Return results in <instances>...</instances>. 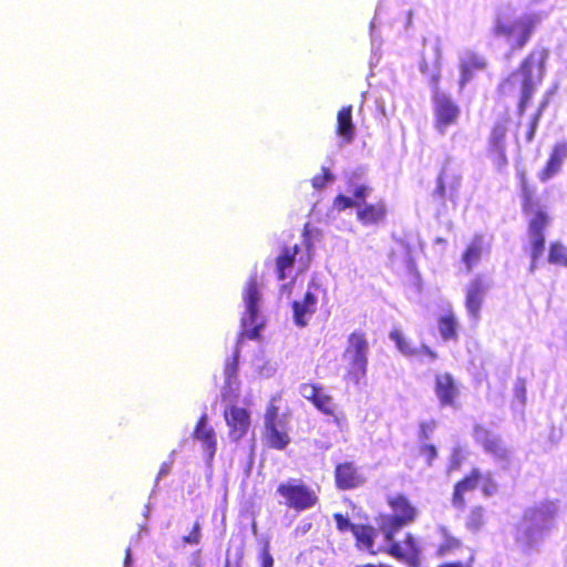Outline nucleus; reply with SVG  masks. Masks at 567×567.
I'll return each mask as SVG.
<instances>
[{"instance_id":"1","label":"nucleus","mask_w":567,"mask_h":567,"mask_svg":"<svg viewBox=\"0 0 567 567\" xmlns=\"http://www.w3.org/2000/svg\"><path fill=\"white\" fill-rule=\"evenodd\" d=\"M517 179L520 194V207L524 215L528 217V250L530 257V270L536 268L537 261L545 250V230L550 223L549 214L542 205L535 187L529 183L527 172H517Z\"/></svg>"},{"instance_id":"2","label":"nucleus","mask_w":567,"mask_h":567,"mask_svg":"<svg viewBox=\"0 0 567 567\" xmlns=\"http://www.w3.org/2000/svg\"><path fill=\"white\" fill-rule=\"evenodd\" d=\"M548 59V51L546 49L533 50L530 51L519 63L516 72L507 75L497 85V92L502 96H511L513 95L516 82L515 74L519 73L522 75L520 82V97L517 103V111L519 114H524L533 94L535 92V83L533 81V70L537 69L538 72V81L540 82L544 78L546 71V61Z\"/></svg>"},{"instance_id":"3","label":"nucleus","mask_w":567,"mask_h":567,"mask_svg":"<svg viewBox=\"0 0 567 567\" xmlns=\"http://www.w3.org/2000/svg\"><path fill=\"white\" fill-rule=\"evenodd\" d=\"M389 514L378 518V530L384 540L392 538L404 527L412 525L419 518L420 512L411 498L404 493H395L386 497Z\"/></svg>"},{"instance_id":"4","label":"nucleus","mask_w":567,"mask_h":567,"mask_svg":"<svg viewBox=\"0 0 567 567\" xmlns=\"http://www.w3.org/2000/svg\"><path fill=\"white\" fill-rule=\"evenodd\" d=\"M536 21L530 16H524L515 19L498 16L495 18L492 34L504 40L508 44L506 59H511L516 52L522 51L530 40Z\"/></svg>"},{"instance_id":"5","label":"nucleus","mask_w":567,"mask_h":567,"mask_svg":"<svg viewBox=\"0 0 567 567\" xmlns=\"http://www.w3.org/2000/svg\"><path fill=\"white\" fill-rule=\"evenodd\" d=\"M476 488L481 489L484 497H492L498 492V484L492 473L483 472L480 467L474 466L454 484L451 496L452 506L464 511L467 506L466 494Z\"/></svg>"},{"instance_id":"6","label":"nucleus","mask_w":567,"mask_h":567,"mask_svg":"<svg viewBox=\"0 0 567 567\" xmlns=\"http://www.w3.org/2000/svg\"><path fill=\"white\" fill-rule=\"evenodd\" d=\"M369 342L363 331L357 330L348 336V344L343 355L349 357L348 378L359 383L368 371Z\"/></svg>"},{"instance_id":"7","label":"nucleus","mask_w":567,"mask_h":567,"mask_svg":"<svg viewBox=\"0 0 567 567\" xmlns=\"http://www.w3.org/2000/svg\"><path fill=\"white\" fill-rule=\"evenodd\" d=\"M277 493L282 497L286 507L303 512L317 505V493L300 480L290 478L277 486Z\"/></svg>"},{"instance_id":"8","label":"nucleus","mask_w":567,"mask_h":567,"mask_svg":"<svg viewBox=\"0 0 567 567\" xmlns=\"http://www.w3.org/2000/svg\"><path fill=\"white\" fill-rule=\"evenodd\" d=\"M261 293L256 276L250 277L243 291V299L246 306V311L241 318L243 332L241 336L255 340L260 337V330L264 328V322H257L258 318V303Z\"/></svg>"},{"instance_id":"9","label":"nucleus","mask_w":567,"mask_h":567,"mask_svg":"<svg viewBox=\"0 0 567 567\" xmlns=\"http://www.w3.org/2000/svg\"><path fill=\"white\" fill-rule=\"evenodd\" d=\"M432 101L434 111V127L441 134L446 128L455 125L458 121L461 110L457 103L437 87L439 76L433 78Z\"/></svg>"},{"instance_id":"10","label":"nucleus","mask_w":567,"mask_h":567,"mask_svg":"<svg viewBox=\"0 0 567 567\" xmlns=\"http://www.w3.org/2000/svg\"><path fill=\"white\" fill-rule=\"evenodd\" d=\"M388 544L386 554L404 563L409 567H419L421 563L422 548L419 539L412 533H405L402 540H384Z\"/></svg>"},{"instance_id":"11","label":"nucleus","mask_w":567,"mask_h":567,"mask_svg":"<svg viewBox=\"0 0 567 567\" xmlns=\"http://www.w3.org/2000/svg\"><path fill=\"white\" fill-rule=\"evenodd\" d=\"M462 183V175L455 168L443 166L436 178V187L431 197L434 203L444 206L447 198L454 200Z\"/></svg>"},{"instance_id":"12","label":"nucleus","mask_w":567,"mask_h":567,"mask_svg":"<svg viewBox=\"0 0 567 567\" xmlns=\"http://www.w3.org/2000/svg\"><path fill=\"white\" fill-rule=\"evenodd\" d=\"M334 486L339 491H350L363 486L367 477L361 466L352 460L339 462L333 471Z\"/></svg>"},{"instance_id":"13","label":"nucleus","mask_w":567,"mask_h":567,"mask_svg":"<svg viewBox=\"0 0 567 567\" xmlns=\"http://www.w3.org/2000/svg\"><path fill=\"white\" fill-rule=\"evenodd\" d=\"M487 289L488 284L481 275L475 276L465 287L464 306L470 318L475 321L481 317V310Z\"/></svg>"},{"instance_id":"14","label":"nucleus","mask_w":567,"mask_h":567,"mask_svg":"<svg viewBox=\"0 0 567 567\" xmlns=\"http://www.w3.org/2000/svg\"><path fill=\"white\" fill-rule=\"evenodd\" d=\"M224 419L229 427V436L234 441L243 439L250 426V413L247 409L230 405L224 411Z\"/></svg>"},{"instance_id":"15","label":"nucleus","mask_w":567,"mask_h":567,"mask_svg":"<svg viewBox=\"0 0 567 567\" xmlns=\"http://www.w3.org/2000/svg\"><path fill=\"white\" fill-rule=\"evenodd\" d=\"M488 66L487 59L475 51L466 52L465 56L460 61L458 70V87L463 90L474 78L476 72L485 71Z\"/></svg>"},{"instance_id":"16","label":"nucleus","mask_w":567,"mask_h":567,"mask_svg":"<svg viewBox=\"0 0 567 567\" xmlns=\"http://www.w3.org/2000/svg\"><path fill=\"white\" fill-rule=\"evenodd\" d=\"M434 392L442 406H456L460 390L451 373L443 372L435 375Z\"/></svg>"},{"instance_id":"17","label":"nucleus","mask_w":567,"mask_h":567,"mask_svg":"<svg viewBox=\"0 0 567 567\" xmlns=\"http://www.w3.org/2000/svg\"><path fill=\"white\" fill-rule=\"evenodd\" d=\"M567 159V142L555 143L550 150L549 156L538 172L537 177L542 183L550 181L560 173L564 162Z\"/></svg>"},{"instance_id":"18","label":"nucleus","mask_w":567,"mask_h":567,"mask_svg":"<svg viewBox=\"0 0 567 567\" xmlns=\"http://www.w3.org/2000/svg\"><path fill=\"white\" fill-rule=\"evenodd\" d=\"M192 437L202 443L203 450L209 460L215 456L217 451V439L215 430L208 424V415L206 412L202 413L198 417L192 432Z\"/></svg>"},{"instance_id":"19","label":"nucleus","mask_w":567,"mask_h":567,"mask_svg":"<svg viewBox=\"0 0 567 567\" xmlns=\"http://www.w3.org/2000/svg\"><path fill=\"white\" fill-rule=\"evenodd\" d=\"M300 391L302 396L310 401L317 410L326 415H333V399L324 391L322 385L316 383H303L300 386Z\"/></svg>"},{"instance_id":"20","label":"nucleus","mask_w":567,"mask_h":567,"mask_svg":"<svg viewBox=\"0 0 567 567\" xmlns=\"http://www.w3.org/2000/svg\"><path fill=\"white\" fill-rule=\"evenodd\" d=\"M476 442L483 447L484 452L495 458L505 460L508 457V451L502 439L493 434L489 430L477 426L474 431Z\"/></svg>"},{"instance_id":"21","label":"nucleus","mask_w":567,"mask_h":567,"mask_svg":"<svg viewBox=\"0 0 567 567\" xmlns=\"http://www.w3.org/2000/svg\"><path fill=\"white\" fill-rule=\"evenodd\" d=\"M318 298L313 291L307 290L302 299L292 302V317L296 326L303 328L317 310Z\"/></svg>"},{"instance_id":"22","label":"nucleus","mask_w":567,"mask_h":567,"mask_svg":"<svg viewBox=\"0 0 567 567\" xmlns=\"http://www.w3.org/2000/svg\"><path fill=\"white\" fill-rule=\"evenodd\" d=\"M388 207L384 200L373 204L360 205L357 209V219L364 226L379 225L386 218Z\"/></svg>"},{"instance_id":"23","label":"nucleus","mask_w":567,"mask_h":567,"mask_svg":"<svg viewBox=\"0 0 567 567\" xmlns=\"http://www.w3.org/2000/svg\"><path fill=\"white\" fill-rule=\"evenodd\" d=\"M262 440L267 446L275 450H284L290 443V436L286 421L264 426Z\"/></svg>"},{"instance_id":"24","label":"nucleus","mask_w":567,"mask_h":567,"mask_svg":"<svg viewBox=\"0 0 567 567\" xmlns=\"http://www.w3.org/2000/svg\"><path fill=\"white\" fill-rule=\"evenodd\" d=\"M300 252V246L295 244L292 246L285 245L281 247L279 255L276 257V272L278 280H285L291 272L293 265L297 260V255Z\"/></svg>"},{"instance_id":"25","label":"nucleus","mask_w":567,"mask_h":567,"mask_svg":"<svg viewBox=\"0 0 567 567\" xmlns=\"http://www.w3.org/2000/svg\"><path fill=\"white\" fill-rule=\"evenodd\" d=\"M336 133L346 144L353 142L355 126L352 121V105L342 106L337 113Z\"/></svg>"},{"instance_id":"26","label":"nucleus","mask_w":567,"mask_h":567,"mask_svg":"<svg viewBox=\"0 0 567 567\" xmlns=\"http://www.w3.org/2000/svg\"><path fill=\"white\" fill-rule=\"evenodd\" d=\"M486 249L487 245L484 241V236L482 234L474 235L462 254V261L467 271H472L481 261Z\"/></svg>"},{"instance_id":"27","label":"nucleus","mask_w":567,"mask_h":567,"mask_svg":"<svg viewBox=\"0 0 567 567\" xmlns=\"http://www.w3.org/2000/svg\"><path fill=\"white\" fill-rule=\"evenodd\" d=\"M437 330L443 341H457L458 320L452 309L437 318Z\"/></svg>"},{"instance_id":"28","label":"nucleus","mask_w":567,"mask_h":567,"mask_svg":"<svg viewBox=\"0 0 567 567\" xmlns=\"http://www.w3.org/2000/svg\"><path fill=\"white\" fill-rule=\"evenodd\" d=\"M375 528L368 524H358L357 527H353V536L355 538V545L360 549H367L371 553H374V538H375Z\"/></svg>"},{"instance_id":"29","label":"nucleus","mask_w":567,"mask_h":567,"mask_svg":"<svg viewBox=\"0 0 567 567\" xmlns=\"http://www.w3.org/2000/svg\"><path fill=\"white\" fill-rule=\"evenodd\" d=\"M440 532L443 539L436 549L437 556L444 557L455 554L463 547L462 540L453 536L446 527H441Z\"/></svg>"},{"instance_id":"30","label":"nucleus","mask_w":567,"mask_h":567,"mask_svg":"<svg viewBox=\"0 0 567 567\" xmlns=\"http://www.w3.org/2000/svg\"><path fill=\"white\" fill-rule=\"evenodd\" d=\"M547 261L550 265L567 267V246L559 240L551 241L548 247Z\"/></svg>"},{"instance_id":"31","label":"nucleus","mask_w":567,"mask_h":567,"mask_svg":"<svg viewBox=\"0 0 567 567\" xmlns=\"http://www.w3.org/2000/svg\"><path fill=\"white\" fill-rule=\"evenodd\" d=\"M485 525V509L482 505H475L468 512L465 527L472 533L480 532Z\"/></svg>"},{"instance_id":"32","label":"nucleus","mask_w":567,"mask_h":567,"mask_svg":"<svg viewBox=\"0 0 567 567\" xmlns=\"http://www.w3.org/2000/svg\"><path fill=\"white\" fill-rule=\"evenodd\" d=\"M506 121L494 123L488 136V148L506 147Z\"/></svg>"},{"instance_id":"33","label":"nucleus","mask_w":567,"mask_h":567,"mask_svg":"<svg viewBox=\"0 0 567 567\" xmlns=\"http://www.w3.org/2000/svg\"><path fill=\"white\" fill-rule=\"evenodd\" d=\"M390 338L402 354L406 357H413L417 354V348L412 346V342L405 338L400 329H393L390 332Z\"/></svg>"},{"instance_id":"34","label":"nucleus","mask_w":567,"mask_h":567,"mask_svg":"<svg viewBox=\"0 0 567 567\" xmlns=\"http://www.w3.org/2000/svg\"><path fill=\"white\" fill-rule=\"evenodd\" d=\"M488 154L493 158V163L497 171H503L508 165V158L506 155V147L487 148Z\"/></svg>"},{"instance_id":"35","label":"nucleus","mask_w":567,"mask_h":567,"mask_svg":"<svg viewBox=\"0 0 567 567\" xmlns=\"http://www.w3.org/2000/svg\"><path fill=\"white\" fill-rule=\"evenodd\" d=\"M276 400L277 398H271L266 408L264 416V426L284 421L282 419L279 417V408L276 405Z\"/></svg>"},{"instance_id":"36","label":"nucleus","mask_w":567,"mask_h":567,"mask_svg":"<svg viewBox=\"0 0 567 567\" xmlns=\"http://www.w3.org/2000/svg\"><path fill=\"white\" fill-rule=\"evenodd\" d=\"M417 454L424 460L426 466L431 467L437 457V450L435 445L425 443L419 447Z\"/></svg>"},{"instance_id":"37","label":"nucleus","mask_w":567,"mask_h":567,"mask_svg":"<svg viewBox=\"0 0 567 567\" xmlns=\"http://www.w3.org/2000/svg\"><path fill=\"white\" fill-rule=\"evenodd\" d=\"M333 179V176L328 167H322L321 173L311 178V185L316 189H322L326 185Z\"/></svg>"},{"instance_id":"38","label":"nucleus","mask_w":567,"mask_h":567,"mask_svg":"<svg viewBox=\"0 0 567 567\" xmlns=\"http://www.w3.org/2000/svg\"><path fill=\"white\" fill-rule=\"evenodd\" d=\"M239 365V351L237 350L233 355L231 360L225 365V375L227 382H231L233 379L237 377Z\"/></svg>"},{"instance_id":"39","label":"nucleus","mask_w":567,"mask_h":567,"mask_svg":"<svg viewBox=\"0 0 567 567\" xmlns=\"http://www.w3.org/2000/svg\"><path fill=\"white\" fill-rule=\"evenodd\" d=\"M333 519H334L337 529L341 533L350 530L353 534V527H357V525H358V524L351 523L350 519L341 513H334Z\"/></svg>"},{"instance_id":"40","label":"nucleus","mask_w":567,"mask_h":567,"mask_svg":"<svg viewBox=\"0 0 567 567\" xmlns=\"http://www.w3.org/2000/svg\"><path fill=\"white\" fill-rule=\"evenodd\" d=\"M200 523L196 520L188 535L183 536L182 542L185 545H198L200 543Z\"/></svg>"},{"instance_id":"41","label":"nucleus","mask_w":567,"mask_h":567,"mask_svg":"<svg viewBox=\"0 0 567 567\" xmlns=\"http://www.w3.org/2000/svg\"><path fill=\"white\" fill-rule=\"evenodd\" d=\"M514 396L522 405L526 403V381L517 379L514 384Z\"/></svg>"},{"instance_id":"42","label":"nucleus","mask_w":567,"mask_h":567,"mask_svg":"<svg viewBox=\"0 0 567 567\" xmlns=\"http://www.w3.org/2000/svg\"><path fill=\"white\" fill-rule=\"evenodd\" d=\"M357 205H359V203H357L354 199H352V198H350L348 196H344L342 194L337 195L334 200H333V206L339 212L344 210V209L350 208V207H353V206H357Z\"/></svg>"},{"instance_id":"43","label":"nucleus","mask_w":567,"mask_h":567,"mask_svg":"<svg viewBox=\"0 0 567 567\" xmlns=\"http://www.w3.org/2000/svg\"><path fill=\"white\" fill-rule=\"evenodd\" d=\"M370 192H371V188L368 187L367 185H359L354 188L353 196L357 199L355 202L359 203V205H357L358 207L361 205V203H363L365 200V198L370 194Z\"/></svg>"},{"instance_id":"44","label":"nucleus","mask_w":567,"mask_h":567,"mask_svg":"<svg viewBox=\"0 0 567 567\" xmlns=\"http://www.w3.org/2000/svg\"><path fill=\"white\" fill-rule=\"evenodd\" d=\"M436 426L435 421L422 422L420 424V439L427 440Z\"/></svg>"},{"instance_id":"45","label":"nucleus","mask_w":567,"mask_h":567,"mask_svg":"<svg viewBox=\"0 0 567 567\" xmlns=\"http://www.w3.org/2000/svg\"><path fill=\"white\" fill-rule=\"evenodd\" d=\"M259 561L260 567H274V558L267 545L260 551Z\"/></svg>"},{"instance_id":"46","label":"nucleus","mask_w":567,"mask_h":567,"mask_svg":"<svg viewBox=\"0 0 567 567\" xmlns=\"http://www.w3.org/2000/svg\"><path fill=\"white\" fill-rule=\"evenodd\" d=\"M437 567H473V558L471 557L466 561H461V560L447 561V563H443V564L439 565Z\"/></svg>"},{"instance_id":"47","label":"nucleus","mask_w":567,"mask_h":567,"mask_svg":"<svg viewBox=\"0 0 567 567\" xmlns=\"http://www.w3.org/2000/svg\"><path fill=\"white\" fill-rule=\"evenodd\" d=\"M420 353L426 355L431 360L437 359V353L425 344H422L421 348L417 349V354H420Z\"/></svg>"},{"instance_id":"48","label":"nucleus","mask_w":567,"mask_h":567,"mask_svg":"<svg viewBox=\"0 0 567 567\" xmlns=\"http://www.w3.org/2000/svg\"><path fill=\"white\" fill-rule=\"evenodd\" d=\"M172 464H173V461L164 462L161 465V468H159V472H158V477H163L166 474H168L171 472Z\"/></svg>"},{"instance_id":"49","label":"nucleus","mask_w":567,"mask_h":567,"mask_svg":"<svg viewBox=\"0 0 567 567\" xmlns=\"http://www.w3.org/2000/svg\"><path fill=\"white\" fill-rule=\"evenodd\" d=\"M536 126H537V122L533 121L530 126H529V130L526 133V141L527 142H532L534 140V136H535V133H536Z\"/></svg>"},{"instance_id":"50","label":"nucleus","mask_w":567,"mask_h":567,"mask_svg":"<svg viewBox=\"0 0 567 567\" xmlns=\"http://www.w3.org/2000/svg\"><path fill=\"white\" fill-rule=\"evenodd\" d=\"M358 567H388L383 564H379V565H373V564H363V565H360Z\"/></svg>"},{"instance_id":"51","label":"nucleus","mask_w":567,"mask_h":567,"mask_svg":"<svg viewBox=\"0 0 567 567\" xmlns=\"http://www.w3.org/2000/svg\"><path fill=\"white\" fill-rule=\"evenodd\" d=\"M131 559V554H130V549L126 550V557H125V560L128 561Z\"/></svg>"},{"instance_id":"52","label":"nucleus","mask_w":567,"mask_h":567,"mask_svg":"<svg viewBox=\"0 0 567 567\" xmlns=\"http://www.w3.org/2000/svg\"><path fill=\"white\" fill-rule=\"evenodd\" d=\"M224 567H230V561L227 559Z\"/></svg>"}]
</instances>
